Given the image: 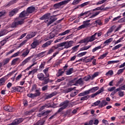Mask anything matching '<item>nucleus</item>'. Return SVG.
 Here are the masks:
<instances>
[{
	"label": "nucleus",
	"instance_id": "nucleus-2",
	"mask_svg": "<svg viewBox=\"0 0 125 125\" xmlns=\"http://www.w3.org/2000/svg\"><path fill=\"white\" fill-rule=\"evenodd\" d=\"M55 16H57V15L50 17V13H47L40 18V20H44V19H45V22L47 23V26H49V25L52 24L54 21L57 20V18H56Z\"/></svg>",
	"mask_w": 125,
	"mask_h": 125
},
{
	"label": "nucleus",
	"instance_id": "nucleus-6",
	"mask_svg": "<svg viewBox=\"0 0 125 125\" xmlns=\"http://www.w3.org/2000/svg\"><path fill=\"white\" fill-rule=\"evenodd\" d=\"M24 119L23 118H19L15 120L11 124H9L7 125H19V124L21 123V122L23 121Z\"/></svg>",
	"mask_w": 125,
	"mask_h": 125
},
{
	"label": "nucleus",
	"instance_id": "nucleus-42",
	"mask_svg": "<svg viewBox=\"0 0 125 125\" xmlns=\"http://www.w3.org/2000/svg\"><path fill=\"white\" fill-rule=\"evenodd\" d=\"M107 54L108 53H105L104 54L101 55L100 57L98 58V59H103L104 58H105V57L107 56Z\"/></svg>",
	"mask_w": 125,
	"mask_h": 125
},
{
	"label": "nucleus",
	"instance_id": "nucleus-1",
	"mask_svg": "<svg viewBox=\"0 0 125 125\" xmlns=\"http://www.w3.org/2000/svg\"><path fill=\"white\" fill-rule=\"evenodd\" d=\"M29 15L27 11H22L19 15V17L16 19L15 21L12 22L11 27V28H17L19 25H22L24 24V17L28 16Z\"/></svg>",
	"mask_w": 125,
	"mask_h": 125
},
{
	"label": "nucleus",
	"instance_id": "nucleus-24",
	"mask_svg": "<svg viewBox=\"0 0 125 125\" xmlns=\"http://www.w3.org/2000/svg\"><path fill=\"white\" fill-rule=\"evenodd\" d=\"M99 89V87L96 86L90 89V90L91 91V93H93L94 92H95V91L98 90Z\"/></svg>",
	"mask_w": 125,
	"mask_h": 125
},
{
	"label": "nucleus",
	"instance_id": "nucleus-21",
	"mask_svg": "<svg viewBox=\"0 0 125 125\" xmlns=\"http://www.w3.org/2000/svg\"><path fill=\"white\" fill-rule=\"evenodd\" d=\"M51 42H52V41H47L45 43H44L42 45V47H43L44 48L45 47H47V46H48V45H50V44H51Z\"/></svg>",
	"mask_w": 125,
	"mask_h": 125
},
{
	"label": "nucleus",
	"instance_id": "nucleus-29",
	"mask_svg": "<svg viewBox=\"0 0 125 125\" xmlns=\"http://www.w3.org/2000/svg\"><path fill=\"white\" fill-rule=\"evenodd\" d=\"M114 29H115V26H112L110 28H109V29L108 30L106 35L107 36H108L109 34H110V33H112V32H113V31H114Z\"/></svg>",
	"mask_w": 125,
	"mask_h": 125
},
{
	"label": "nucleus",
	"instance_id": "nucleus-32",
	"mask_svg": "<svg viewBox=\"0 0 125 125\" xmlns=\"http://www.w3.org/2000/svg\"><path fill=\"white\" fill-rule=\"evenodd\" d=\"M70 31H71V30H66L64 32L62 33L59 34V36H65V35H67V34H69V33H70Z\"/></svg>",
	"mask_w": 125,
	"mask_h": 125
},
{
	"label": "nucleus",
	"instance_id": "nucleus-3",
	"mask_svg": "<svg viewBox=\"0 0 125 125\" xmlns=\"http://www.w3.org/2000/svg\"><path fill=\"white\" fill-rule=\"evenodd\" d=\"M69 101H65L64 102L61 103L59 105L60 107H61L58 110V113H60L61 112H62L63 110L66 109V108L68 107L69 105Z\"/></svg>",
	"mask_w": 125,
	"mask_h": 125
},
{
	"label": "nucleus",
	"instance_id": "nucleus-58",
	"mask_svg": "<svg viewBox=\"0 0 125 125\" xmlns=\"http://www.w3.org/2000/svg\"><path fill=\"white\" fill-rule=\"evenodd\" d=\"M113 74H114V72H113L112 70H109L106 73V75L108 76L109 75L110 76H112L113 75Z\"/></svg>",
	"mask_w": 125,
	"mask_h": 125
},
{
	"label": "nucleus",
	"instance_id": "nucleus-19",
	"mask_svg": "<svg viewBox=\"0 0 125 125\" xmlns=\"http://www.w3.org/2000/svg\"><path fill=\"white\" fill-rule=\"evenodd\" d=\"M56 94H57V92H53L51 94L48 95L46 97V99H49V98H51V97H53V96H55V95H56Z\"/></svg>",
	"mask_w": 125,
	"mask_h": 125
},
{
	"label": "nucleus",
	"instance_id": "nucleus-46",
	"mask_svg": "<svg viewBox=\"0 0 125 125\" xmlns=\"http://www.w3.org/2000/svg\"><path fill=\"white\" fill-rule=\"evenodd\" d=\"M60 112H58V111L56 112L54 115H52L49 118V121H50V120H52L55 118V116L57 115V114H59Z\"/></svg>",
	"mask_w": 125,
	"mask_h": 125
},
{
	"label": "nucleus",
	"instance_id": "nucleus-14",
	"mask_svg": "<svg viewBox=\"0 0 125 125\" xmlns=\"http://www.w3.org/2000/svg\"><path fill=\"white\" fill-rule=\"evenodd\" d=\"M36 35H37V32H32L26 36V39H27V40H30V39L34 38Z\"/></svg>",
	"mask_w": 125,
	"mask_h": 125
},
{
	"label": "nucleus",
	"instance_id": "nucleus-22",
	"mask_svg": "<svg viewBox=\"0 0 125 125\" xmlns=\"http://www.w3.org/2000/svg\"><path fill=\"white\" fill-rule=\"evenodd\" d=\"M58 34L57 32L55 33V30L52 31L51 33H50L49 39H53Z\"/></svg>",
	"mask_w": 125,
	"mask_h": 125
},
{
	"label": "nucleus",
	"instance_id": "nucleus-36",
	"mask_svg": "<svg viewBox=\"0 0 125 125\" xmlns=\"http://www.w3.org/2000/svg\"><path fill=\"white\" fill-rule=\"evenodd\" d=\"M75 88H76V87H74V88H68L65 90V92L66 93H68V92H71V91H72V90H74Z\"/></svg>",
	"mask_w": 125,
	"mask_h": 125
},
{
	"label": "nucleus",
	"instance_id": "nucleus-47",
	"mask_svg": "<svg viewBox=\"0 0 125 125\" xmlns=\"http://www.w3.org/2000/svg\"><path fill=\"white\" fill-rule=\"evenodd\" d=\"M37 64V62H34L31 65H30V66H29L28 67H27L25 70L24 72H26V71H28V70H30V69H31V68H32L33 67V66H35V65H36Z\"/></svg>",
	"mask_w": 125,
	"mask_h": 125
},
{
	"label": "nucleus",
	"instance_id": "nucleus-13",
	"mask_svg": "<svg viewBox=\"0 0 125 125\" xmlns=\"http://www.w3.org/2000/svg\"><path fill=\"white\" fill-rule=\"evenodd\" d=\"M18 9L15 8L13 9L11 12H9V16L10 17H12L14 14H16L18 12Z\"/></svg>",
	"mask_w": 125,
	"mask_h": 125
},
{
	"label": "nucleus",
	"instance_id": "nucleus-27",
	"mask_svg": "<svg viewBox=\"0 0 125 125\" xmlns=\"http://www.w3.org/2000/svg\"><path fill=\"white\" fill-rule=\"evenodd\" d=\"M82 1V0H74L73 2L71 3L72 5H77V4H79L80 2Z\"/></svg>",
	"mask_w": 125,
	"mask_h": 125
},
{
	"label": "nucleus",
	"instance_id": "nucleus-56",
	"mask_svg": "<svg viewBox=\"0 0 125 125\" xmlns=\"http://www.w3.org/2000/svg\"><path fill=\"white\" fill-rule=\"evenodd\" d=\"M93 125V120H90L89 122H86L84 125Z\"/></svg>",
	"mask_w": 125,
	"mask_h": 125
},
{
	"label": "nucleus",
	"instance_id": "nucleus-35",
	"mask_svg": "<svg viewBox=\"0 0 125 125\" xmlns=\"http://www.w3.org/2000/svg\"><path fill=\"white\" fill-rule=\"evenodd\" d=\"M91 47V45L90 46H85L80 49V50H87V49H88L89 48H90Z\"/></svg>",
	"mask_w": 125,
	"mask_h": 125
},
{
	"label": "nucleus",
	"instance_id": "nucleus-49",
	"mask_svg": "<svg viewBox=\"0 0 125 125\" xmlns=\"http://www.w3.org/2000/svg\"><path fill=\"white\" fill-rule=\"evenodd\" d=\"M27 42V40H25L23 41L21 43L19 44L18 46V48H19L20 47H21V46H23L24 44H25Z\"/></svg>",
	"mask_w": 125,
	"mask_h": 125
},
{
	"label": "nucleus",
	"instance_id": "nucleus-11",
	"mask_svg": "<svg viewBox=\"0 0 125 125\" xmlns=\"http://www.w3.org/2000/svg\"><path fill=\"white\" fill-rule=\"evenodd\" d=\"M97 35V33H95L93 35L91 36L90 37H87V40L88 41V42H93L96 39V36Z\"/></svg>",
	"mask_w": 125,
	"mask_h": 125
},
{
	"label": "nucleus",
	"instance_id": "nucleus-62",
	"mask_svg": "<svg viewBox=\"0 0 125 125\" xmlns=\"http://www.w3.org/2000/svg\"><path fill=\"white\" fill-rule=\"evenodd\" d=\"M100 13V12H97L95 14H93L92 16L90 17V18H93V17H95V16H97L98 14Z\"/></svg>",
	"mask_w": 125,
	"mask_h": 125
},
{
	"label": "nucleus",
	"instance_id": "nucleus-8",
	"mask_svg": "<svg viewBox=\"0 0 125 125\" xmlns=\"http://www.w3.org/2000/svg\"><path fill=\"white\" fill-rule=\"evenodd\" d=\"M90 25V23H88L86 21H83V24L81 25L78 28V30H81L82 29H84V28H87L88 27V25Z\"/></svg>",
	"mask_w": 125,
	"mask_h": 125
},
{
	"label": "nucleus",
	"instance_id": "nucleus-39",
	"mask_svg": "<svg viewBox=\"0 0 125 125\" xmlns=\"http://www.w3.org/2000/svg\"><path fill=\"white\" fill-rule=\"evenodd\" d=\"M6 81V80L5 79V77H3L1 79H0V84H2L3 83H5V81Z\"/></svg>",
	"mask_w": 125,
	"mask_h": 125
},
{
	"label": "nucleus",
	"instance_id": "nucleus-48",
	"mask_svg": "<svg viewBox=\"0 0 125 125\" xmlns=\"http://www.w3.org/2000/svg\"><path fill=\"white\" fill-rule=\"evenodd\" d=\"M101 48H102V47H101V46L96 47L95 48L92 49V52H95L96 50H98V49H101Z\"/></svg>",
	"mask_w": 125,
	"mask_h": 125
},
{
	"label": "nucleus",
	"instance_id": "nucleus-64",
	"mask_svg": "<svg viewBox=\"0 0 125 125\" xmlns=\"http://www.w3.org/2000/svg\"><path fill=\"white\" fill-rule=\"evenodd\" d=\"M124 71H125V68L120 69L117 72V75H120Z\"/></svg>",
	"mask_w": 125,
	"mask_h": 125
},
{
	"label": "nucleus",
	"instance_id": "nucleus-61",
	"mask_svg": "<svg viewBox=\"0 0 125 125\" xmlns=\"http://www.w3.org/2000/svg\"><path fill=\"white\" fill-rule=\"evenodd\" d=\"M19 60V58H16L14 59L12 62V65H14L17 62L18 60Z\"/></svg>",
	"mask_w": 125,
	"mask_h": 125
},
{
	"label": "nucleus",
	"instance_id": "nucleus-26",
	"mask_svg": "<svg viewBox=\"0 0 125 125\" xmlns=\"http://www.w3.org/2000/svg\"><path fill=\"white\" fill-rule=\"evenodd\" d=\"M17 0H13L10 1L7 5L6 6H10L12 4H14V3H16Z\"/></svg>",
	"mask_w": 125,
	"mask_h": 125
},
{
	"label": "nucleus",
	"instance_id": "nucleus-38",
	"mask_svg": "<svg viewBox=\"0 0 125 125\" xmlns=\"http://www.w3.org/2000/svg\"><path fill=\"white\" fill-rule=\"evenodd\" d=\"M74 69L73 68H69L68 70L66 71V75H71L73 73Z\"/></svg>",
	"mask_w": 125,
	"mask_h": 125
},
{
	"label": "nucleus",
	"instance_id": "nucleus-63",
	"mask_svg": "<svg viewBox=\"0 0 125 125\" xmlns=\"http://www.w3.org/2000/svg\"><path fill=\"white\" fill-rule=\"evenodd\" d=\"M118 94L120 97H123V96L124 95V92L122 91L118 92Z\"/></svg>",
	"mask_w": 125,
	"mask_h": 125
},
{
	"label": "nucleus",
	"instance_id": "nucleus-18",
	"mask_svg": "<svg viewBox=\"0 0 125 125\" xmlns=\"http://www.w3.org/2000/svg\"><path fill=\"white\" fill-rule=\"evenodd\" d=\"M106 105H108V102L106 101V100H104L101 103L100 105H99L100 108H102L104 106H106Z\"/></svg>",
	"mask_w": 125,
	"mask_h": 125
},
{
	"label": "nucleus",
	"instance_id": "nucleus-55",
	"mask_svg": "<svg viewBox=\"0 0 125 125\" xmlns=\"http://www.w3.org/2000/svg\"><path fill=\"white\" fill-rule=\"evenodd\" d=\"M113 41V38H109V39L106 40L104 42V43H109V42H111Z\"/></svg>",
	"mask_w": 125,
	"mask_h": 125
},
{
	"label": "nucleus",
	"instance_id": "nucleus-23",
	"mask_svg": "<svg viewBox=\"0 0 125 125\" xmlns=\"http://www.w3.org/2000/svg\"><path fill=\"white\" fill-rule=\"evenodd\" d=\"M80 84V85H82L83 84V81L82 78H80L79 80L77 79V81L76 82V85Z\"/></svg>",
	"mask_w": 125,
	"mask_h": 125
},
{
	"label": "nucleus",
	"instance_id": "nucleus-59",
	"mask_svg": "<svg viewBox=\"0 0 125 125\" xmlns=\"http://www.w3.org/2000/svg\"><path fill=\"white\" fill-rule=\"evenodd\" d=\"M20 53V52L18 51V52L15 53L13 55L11 56V58H13V57H16V56H18L19 55V54Z\"/></svg>",
	"mask_w": 125,
	"mask_h": 125
},
{
	"label": "nucleus",
	"instance_id": "nucleus-5",
	"mask_svg": "<svg viewBox=\"0 0 125 125\" xmlns=\"http://www.w3.org/2000/svg\"><path fill=\"white\" fill-rule=\"evenodd\" d=\"M35 91L36 93L34 94H28L27 96L30 98H34V97H38V96H40V95H41V92H40V91L36 90Z\"/></svg>",
	"mask_w": 125,
	"mask_h": 125
},
{
	"label": "nucleus",
	"instance_id": "nucleus-33",
	"mask_svg": "<svg viewBox=\"0 0 125 125\" xmlns=\"http://www.w3.org/2000/svg\"><path fill=\"white\" fill-rule=\"evenodd\" d=\"M9 61H10V59L9 58H6L4 60H3V65H6V64H7V63H8L9 62Z\"/></svg>",
	"mask_w": 125,
	"mask_h": 125
},
{
	"label": "nucleus",
	"instance_id": "nucleus-25",
	"mask_svg": "<svg viewBox=\"0 0 125 125\" xmlns=\"http://www.w3.org/2000/svg\"><path fill=\"white\" fill-rule=\"evenodd\" d=\"M7 12H6V11L5 10H2L0 12V17H2L3 16H5L6 15V14Z\"/></svg>",
	"mask_w": 125,
	"mask_h": 125
},
{
	"label": "nucleus",
	"instance_id": "nucleus-54",
	"mask_svg": "<svg viewBox=\"0 0 125 125\" xmlns=\"http://www.w3.org/2000/svg\"><path fill=\"white\" fill-rule=\"evenodd\" d=\"M37 71H38V70H37L36 69H33V70L29 71L28 75H30L31 74H32V75H34V74H35V73L37 72Z\"/></svg>",
	"mask_w": 125,
	"mask_h": 125
},
{
	"label": "nucleus",
	"instance_id": "nucleus-52",
	"mask_svg": "<svg viewBox=\"0 0 125 125\" xmlns=\"http://www.w3.org/2000/svg\"><path fill=\"white\" fill-rule=\"evenodd\" d=\"M121 46H122V44H119L115 46V47H114L112 48V50H116V49H118V48H120V47H121Z\"/></svg>",
	"mask_w": 125,
	"mask_h": 125
},
{
	"label": "nucleus",
	"instance_id": "nucleus-7",
	"mask_svg": "<svg viewBox=\"0 0 125 125\" xmlns=\"http://www.w3.org/2000/svg\"><path fill=\"white\" fill-rule=\"evenodd\" d=\"M104 91V87H103L100 88V90H99L97 92H96L95 93L92 94L91 96L92 98H94V97H95V96H97L99 94H100L102 92H103Z\"/></svg>",
	"mask_w": 125,
	"mask_h": 125
},
{
	"label": "nucleus",
	"instance_id": "nucleus-10",
	"mask_svg": "<svg viewBox=\"0 0 125 125\" xmlns=\"http://www.w3.org/2000/svg\"><path fill=\"white\" fill-rule=\"evenodd\" d=\"M65 47L64 48H69V47H71L73 45V43H74V41H70L69 42H65Z\"/></svg>",
	"mask_w": 125,
	"mask_h": 125
},
{
	"label": "nucleus",
	"instance_id": "nucleus-4",
	"mask_svg": "<svg viewBox=\"0 0 125 125\" xmlns=\"http://www.w3.org/2000/svg\"><path fill=\"white\" fill-rule=\"evenodd\" d=\"M71 0H64L60 2H59L58 3H56L54 5V8H59L60 6L62 5H64V4H67L69 1H70Z\"/></svg>",
	"mask_w": 125,
	"mask_h": 125
},
{
	"label": "nucleus",
	"instance_id": "nucleus-31",
	"mask_svg": "<svg viewBox=\"0 0 125 125\" xmlns=\"http://www.w3.org/2000/svg\"><path fill=\"white\" fill-rule=\"evenodd\" d=\"M90 97V96H89V95L85 96L81 98V101H83L84 100H87V99H88Z\"/></svg>",
	"mask_w": 125,
	"mask_h": 125
},
{
	"label": "nucleus",
	"instance_id": "nucleus-17",
	"mask_svg": "<svg viewBox=\"0 0 125 125\" xmlns=\"http://www.w3.org/2000/svg\"><path fill=\"white\" fill-rule=\"evenodd\" d=\"M47 76L44 77L42 81H43V83H42V84H47L49 83V78H47Z\"/></svg>",
	"mask_w": 125,
	"mask_h": 125
},
{
	"label": "nucleus",
	"instance_id": "nucleus-41",
	"mask_svg": "<svg viewBox=\"0 0 125 125\" xmlns=\"http://www.w3.org/2000/svg\"><path fill=\"white\" fill-rule=\"evenodd\" d=\"M85 42H87H87H88L87 38H86L79 42V43H84Z\"/></svg>",
	"mask_w": 125,
	"mask_h": 125
},
{
	"label": "nucleus",
	"instance_id": "nucleus-51",
	"mask_svg": "<svg viewBox=\"0 0 125 125\" xmlns=\"http://www.w3.org/2000/svg\"><path fill=\"white\" fill-rule=\"evenodd\" d=\"M98 75H99V73L98 72H96L94 73V74L92 75V77H91V80H93V79H94V78H96V77H97Z\"/></svg>",
	"mask_w": 125,
	"mask_h": 125
},
{
	"label": "nucleus",
	"instance_id": "nucleus-20",
	"mask_svg": "<svg viewBox=\"0 0 125 125\" xmlns=\"http://www.w3.org/2000/svg\"><path fill=\"white\" fill-rule=\"evenodd\" d=\"M38 78L39 79V80H40V81H42V80L44 78V74H43V73H39L37 75Z\"/></svg>",
	"mask_w": 125,
	"mask_h": 125
},
{
	"label": "nucleus",
	"instance_id": "nucleus-50",
	"mask_svg": "<svg viewBox=\"0 0 125 125\" xmlns=\"http://www.w3.org/2000/svg\"><path fill=\"white\" fill-rule=\"evenodd\" d=\"M88 3H89V2H86L81 4H80V7H84V6H86V5H88Z\"/></svg>",
	"mask_w": 125,
	"mask_h": 125
},
{
	"label": "nucleus",
	"instance_id": "nucleus-53",
	"mask_svg": "<svg viewBox=\"0 0 125 125\" xmlns=\"http://www.w3.org/2000/svg\"><path fill=\"white\" fill-rule=\"evenodd\" d=\"M42 89V91H45V90H47L48 89V85H46L43 86Z\"/></svg>",
	"mask_w": 125,
	"mask_h": 125
},
{
	"label": "nucleus",
	"instance_id": "nucleus-44",
	"mask_svg": "<svg viewBox=\"0 0 125 125\" xmlns=\"http://www.w3.org/2000/svg\"><path fill=\"white\" fill-rule=\"evenodd\" d=\"M78 93H79V90H77V91L72 92L71 94H70V96L71 97H75V96H76V95H77V94H78Z\"/></svg>",
	"mask_w": 125,
	"mask_h": 125
},
{
	"label": "nucleus",
	"instance_id": "nucleus-9",
	"mask_svg": "<svg viewBox=\"0 0 125 125\" xmlns=\"http://www.w3.org/2000/svg\"><path fill=\"white\" fill-rule=\"evenodd\" d=\"M35 11H36V7L34 6L29 7L26 10V12L28 15L33 13V12H35Z\"/></svg>",
	"mask_w": 125,
	"mask_h": 125
},
{
	"label": "nucleus",
	"instance_id": "nucleus-40",
	"mask_svg": "<svg viewBox=\"0 0 125 125\" xmlns=\"http://www.w3.org/2000/svg\"><path fill=\"white\" fill-rule=\"evenodd\" d=\"M77 78H75L70 81V83H73V85H77Z\"/></svg>",
	"mask_w": 125,
	"mask_h": 125
},
{
	"label": "nucleus",
	"instance_id": "nucleus-16",
	"mask_svg": "<svg viewBox=\"0 0 125 125\" xmlns=\"http://www.w3.org/2000/svg\"><path fill=\"white\" fill-rule=\"evenodd\" d=\"M31 58H32L31 57H29L27 58H26L25 60H24L21 63V66H24V65L26 64V63L30 62Z\"/></svg>",
	"mask_w": 125,
	"mask_h": 125
},
{
	"label": "nucleus",
	"instance_id": "nucleus-28",
	"mask_svg": "<svg viewBox=\"0 0 125 125\" xmlns=\"http://www.w3.org/2000/svg\"><path fill=\"white\" fill-rule=\"evenodd\" d=\"M29 52H30V50L27 49L26 50H25V51L24 52H23L21 54V56H23V57H26V56H27V55H28V54H29Z\"/></svg>",
	"mask_w": 125,
	"mask_h": 125
},
{
	"label": "nucleus",
	"instance_id": "nucleus-45",
	"mask_svg": "<svg viewBox=\"0 0 125 125\" xmlns=\"http://www.w3.org/2000/svg\"><path fill=\"white\" fill-rule=\"evenodd\" d=\"M44 125V121H42V120L39 121L36 124V125Z\"/></svg>",
	"mask_w": 125,
	"mask_h": 125
},
{
	"label": "nucleus",
	"instance_id": "nucleus-60",
	"mask_svg": "<svg viewBox=\"0 0 125 125\" xmlns=\"http://www.w3.org/2000/svg\"><path fill=\"white\" fill-rule=\"evenodd\" d=\"M65 42H61L60 44H58V46H59V47L64 46V47H65Z\"/></svg>",
	"mask_w": 125,
	"mask_h": 125
},
{
	"label": "nucleus",
	"instance_id": "nucleus-43",
	"mask_svg": "<svg viewBox=\"0 0 125 125\" xmlns=\"http://www.w3.org/2000/svg\"><path fill=\"white\" fill-rule=\"evenodd\" d=\"M83 80H84V81L87 82V81H88L89 80H91V76H90V75L85 76L83 78Z\"/></svg>",
	"mask_w": 125,
	"mask_h": 125
},
{
	"label": "nucleus",
	"instance_id": "nucleus-15",
	"mask_svg": "<svg viewBox=\"0 0 125 125\" xmlns=\"http://www.w3.org/2000/svg\"><path fill=\"white\" fill-rule=\"evenodd\" d=\"M39 44H40V42L38 40L34 41L31 45V48H36Z\"/></svg>",
	"mask_w": 125,
	"mask_h": 125
},
{
	"label": "nucleus",
	"instance_id": "nucleus-37",
	"mask_svg": "<svg viewBox=\"0 0 125 125\" xmlns=\"http://www.w3.org/2000/svg\"><path fill=\"white\" fill-rule=\"evenodd\" d=\"M42 113L43 117V116H46V115H48L49 113H51V110H48L45 111H42Z\"/></svg>",
	"mask_w": 125,
	"mask_h": 125
},
{
	"label": "nucleus",
	"instance_id": "nucleus-57",
	"mask_svg": "<svg viewBox=\"0 0 125 125\" xmlns=\"http://www.w3.org/2000/svg\"><path fill=\"white\" fill-rule=\"evenodd\" d=\"M83 92H84V95H88V94H89V93H91V91H90V89L85 91Z\"/></svg>",
	"mask_w": 125,
	"mask_h": 125
},
{
	"label": "nucleus",
	"instance_id": "nucleus-30",
	"mask_svg": "<svg viewBox=\"0 0 125 125\" xmlns=\"http://www.w3.org/2000/svg\"><path fill=\"white\" fill-rule=\"evenodd\" d=\"M48 69L49 68L47 67L43 70L44 74H45L46 77H49V74L47 73V72H48Z\"/></svg>",
	"mask_w": 125,
	"mask_h": 125
},
{
	"label": "nucleus",
	"instance_id": "nucleus-34",
	"mask_svg": "<svg viewBox=\"0 0 125 125\" xmlns=\"http://www.w3.org/2000/svg\"><path fill=\"white\" fill-rule=\"evenodd\" d=\"M7 32H6V30H4L0 31V37H2V36H4V35H6Z\"/></svg>",
	"mask_w": 125,
	"mask_h": 125
},
{
	"label": "nucleus",
	"instance_id": "nucleus-12",
	"mask_svg": "<svg viewBox=\"0 0 125 125\" xmlns=\"http://www.w3.org/2000/svg\"><path fill=\"white\" fill-rule=\"evenodd\" d=\"M3 109L5 111H7L8 112H13L14 111L13 107L8 105L4 106Z\"/></svg>",
	"mask_w": 125,
	"mask_h": 125
}]
</instances>
